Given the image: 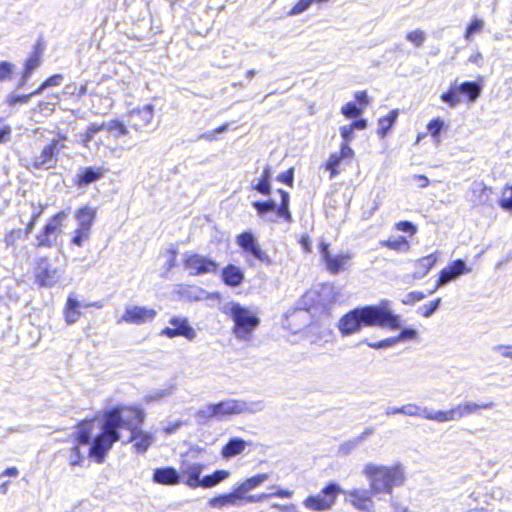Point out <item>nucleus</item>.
<instances>
[{
	"label": "nucleus",
	"mask_w": 512,
	"mask_h": 512,
	"mask_svg": "<svg viewBox=\"0 0 512 512\" xmlns=\"http://www.w3.org/2000/svg\"><path fill=\"white\" fill-rule=\"evenodd\" d=\"M90 234L91 229L77 227L72 238V243L80 247L89 239Z\"/></svg>",
	"instance_id": "50"
},
{
	"label": "nucleus",
	"mask_w": 512,
	"mask_h": 512,
	"mask_svg": "<svg viewBox=\"0 0 512 512\" xmlns=\"http://www.w3.org/2000/svg\"><path fill=\"white\" fill-rule=\"evenodd\" d=\"M363 475L368 480L373 495H390L394 488L401 487L406 480V470L400 462L392 465L368 462L363 467Z\"/></svg>",
	"instance_id": "3"
},
{
	"label": "nucleus",
	"mask_w": 512,
	"mask_h": 512,
	"mask_svg": "<svg viewBox=\"0 0 512 512\" xmlns=\"http://www.w3.org/2000/svg\"><path fill=\"white\" fill-rule=\"evenodd\" d=\"M320 253L327 270L332 274H337L345 270L352 259V255L349 252H341L339 254L332 255L329 251V244L324 242L320 244Z\"/></svg>",
	"instance_id": "10"
},
{
	"label": "nucleus",
	"mask_w": 512,
	"mask_h": 512,
	"mask_svg": "<svg viewBox=\"0 0 512 512\" xmlns=\"http://www.w3.org/2000/svg\"><path fill=\"white\" fill-rule=\"evenodd\" d=\"M417 337V331L413 328L403 329L398 336L386 338L380 341L367 342V346L373 349H387L393 347L397 342H405Z\"/></svg>",
	"instance_id": "22"
},
{
	"label": "nucleus",
	"mask_w": 512,
	"mask_h": 512,
	"mask_svg": "<svg viewBox=\"0 0 512 512\" xmlns=\"http://www.w3.org/2000/svg\"><path fill=\"white\" fill-rule=\"evenodd\" d=\"M340 134L344 140L343 143H349L353 139L354 130L351 125L342 126L340 127Z\"/></svg>",
	"instance_id": "64"
},
{
	"label": "nucleus",
	"mask_w": 512,
	"mask_h": 512,
	"mask_svg": "<svg viewBox=\"0 0 512 512\" xmlns=\"http://www.w3.org/2000/svg\"><path fill=\"white\" fill-rule=\"evenodd\" d=\"M167 253H168V256H167V260L165 263V268L167 271H170L176 265L177 249L174 247H171Z\"/></svg>",
	"instance_id": "59"
},
{
	"label": "nucleus",
	"mask_w": 512,
	"mask_h": 512,
	"mask_svg": "<svg viewBox=\"0 0 512 512\" xmlns=\"http://www.w3.org/2000/svg\"><path fill=\"white\" fill-rule=\"evenodd\" d=\"M247 442L241 438H231L226 445L222 447L221 455L224 459H230L244 452Z\"/></svg>",
	"instance_id": "30"
},
{
	"label": "nucleus",
	"mask_w": 512,
	"mask_h": 512,
	"mask_svg": "<svg viewBox=\"0 0 512 512\" xmlns=\"http://www.w3.org/2000/svg\"><path fill=\"white\" fill-rule=\"evenodd\" d=\"M217 420L240 414V399H227L215 404Z\"/></svg>",
	"instance_id": "28"
},
{
	"label": "nucleus",
	"mask_w": 512,
	"mask_h": 512,
	"mask_svg": "<svg viewBox=\"0 0 512 512\" xmlns=\"http://www.w3.org/2000/svg\"><path fill=\"white\" fill-rule=\"evenodd\" d=\"M171 327H166L161 334L167 337L184 336L189 340L195 337V331L188 324L187 319L180 317H173L170 320Z\"/></svg>",
	"instance_id": "20"
},
{
	"label": "nucleus",
	"mask_w": 512,
	"mask_h": 512,
	"mask_svg": "<svg viewBox=\"0 0 512 512\" xmlns=\"http://www.w3.org/2000/svg\"><path fill=\"white\" fill-rule=\"evenodd\" d=\"M15 65L8 61L0 62V82L9 79L14 71Z\"/></svg>",
	"instance_id": "55"
},
{
	"label": "nucleus",
	"mask_w": 512,
	"mask_h": 512,
	"mask_svg": "<svg viewBox=\"0 0 512 512\" xmlns=\"http://www.w3.org/2000/svg\"><path fill=\"white\" fill-rule=\"evenodd\" d=\"M406 39L416 47H420L426 40V34L424 31L417 29L407 33Z\"/></svg>",
	"instance_id": "51"
},
{
	"label": "nucleus",
	"mask_w": 512,
	"mask_h": 512,
	"mask_svg": "<svg viewBox=\"0 0 512 512\" xmlns=\"http://www.w3.org/2000/svg\"><path fill=\"white\" fill-rule=\"evenodd\" d=\"M222 279L226 285L236 287L242 283L244 273L239 267L230 264L222 270Z\"/></svg>",
	"instance_id": "32"
},
{
	"label": "nucleus",
	"mask_w": 512,
	"mask_h": 512,
	"mask_svg": "<svg viewBox=\"0 0 512 512\" xmlns=\"http://www.w3.org/2000/svg\"><path fill=\"white\" fill-rule=\"evenodd\" d=\"M77 227L91 229L96 218V210L90 206L79 208L75 213Z\"/></svg>",
	"instance_id": "33"
},
{
	"label": "nucleus",
	"mask_w": 512,
	"mask_h": 512,
	"mask_svg": "<svg viewBox=\"0 0 512 512\" xmlns=\"http://www.w3.org/2000/svg\"><path fill=\"white\" fill-rule=\"evenodd\" d=\"M341 112L347 118H355L362 113V109L358 108L355 103L349 102L342 107Z\"/></svg>",
	"instance_id": "56"
},
{
	"label": "nucleus",
	"mask_w": 512,
	"mask_h": 512,
	"mask_svg": "<svg viewBox=\"0 0 512 512\" xmlns=\"http://www.w3.org/2000/svg\"><path fill=\"white\" fill-rule=\"evenodd\" d=\"M106 173L103 167L89 166L80 168L76 174L75 184L79 187L87 186L101 179Z\"/></svg>",
	"instance_id": "23"
},
{
	"label": "nucleus",
	"mask_w": 512,
	"mask_h": 512,
	"mask_svg": "<svg viewBox=\"0 0 512 512\" xmlns=\"http://www.w3.org/2000/svg\"><path fill=\"white\" fill-rule=\"evenodd\" d=\"M41 65V53L35 50L30 57L25 61L23 72L26 76H31L32 73Z\"/></svg>",
	"instance_id": "43"
},
{
	"label": "nucleus",
	"mask_w": 512,
	"mask_h": 512,
	"mask_svg": "<svg viewBox=\"0 0 512 512\" xmlns=\"http://www.w3.org/2000/svg\"><path fill=\"white\" fill-rule=\"evenodd\" d=\"M128 122L135 131H142L151 124L154 117V106L147 104L142 108H135L127 113Z\"/></svg>",
	"instance_id": "17"
},
{
	"label": "nucleus",
	"mask_w": 512,
	"mask_h": 512,
	"mask_svg": "<svg viewBox=\"0 0 512 512\" xmlns=\"http://www.w3.org/2000/svg\"><path fill=\"white\" fill-rule=\"evenodd\" d=\"M374 325L396 329L400 326V318L390 311L388 302L385 301L378 306L351 310L339 320L338 328L343 335H350L358 332L362 326Z\"/></svg>",
	"instance_id": "2"
},
{
	"label": "nucleus",
	"mask_w": 512,
	"mask_h": 512,
	"mask_svg": "<svg viewBox=\"0 0 512 512\" xmlns=\"http://www.w3.org/2000/svg\"><path fill=\"white\" fill-rule=\"evenodd\" d=\"M340 493L342 489L338 484L329 483L320 493L307 496L303 506L311 512H327L333 508Z\"/></svg>",
	"instance_id": "6"
},
{
	"label": "nucleus",
	"mask_w": 512,
	"mask_h": 512,
	"mask_svg": "<svg viewBox=\"0 0 512 512\" xmlns=\"http://www.w3.org/2000/svg\"><path fill=\"white\" fill-rule=\"evenodd\" d=\"M141 422V414L133 409L114 408L103 415L101 432L95 437L89 451L90 455L102 462L113 444L120 440L119 429L135 427Z\"/></svg>",
	"instance_id": "1"
},
{
	"label": "nucleus",
	"mask_w": 512,
	"mask_h": 512,
	"mask_svg": "<svg viewBox=\"0 0 512 512\" xmlns=\"http://www.w3.org/2000/svg\"><path fill=\"white\" fill-rule=\"evenodd\" d=\"M94 426L95 423L93 421H86L79 425L76 432V438L79 444L86 445L90 442Z\"/></svg>",
	"instance_id": "39"
},
{
	"label": "nucleus",
	"mask_w": 512,
	"mask_h": 512,
	"mask_svg": "<svg viewBox=\"0 0 512 512\" xmlns=\"http://www.w3.org/2000/svg\"><path fill=\"white\" fill-rule=\"evenodd\" d=\"M66 137L63 135H58L57 139H53L48 145H46L39 156L35 157L34 167L37 169L40 168H51L57 161L56 155L57 153L66 147L64 141Z\"/></svg>",
	"instance_id": "9"
},
{
	"label": "nucleus",
	"mask_w": 512,
	"mask_h": 512,
	"mask_svg": "<svg viewBox=\"0 0 512 512\" xmlns=\"http://www.w3.org/2000/svg\"><path fill=\"white\" fill-rule=\"evenodd\" d=\"M469 272H471V269L466 266L463 260L458 259L453 261L450 265L441 270L436 285L430 293H434L438 288Z\"/></svg>",
	"instance_id": "16"
},
{
	"label": "nucleus",
	"mask_w": 512,
	"mask_h": 512,
	"mask_svg": "<svg viewBox=\"0 0 512 512\" xmlns=\"http://www.w3.org/2000/svg\"><path fill=\"white\" fill-rule=\"evenodd\" d=\"M302 309L307 311L312 308H319L317 303V293L316 289L307 291L301 299Z\"/></svg>",
	"instance_id": "46"
},
{
	"label": "nucleus",
	"mask_w": 512,
	"mask_h": 512,
	"mask_svg": "<svg viewBox=\"0 0 512 512\" xmlns=\"http://www.w3.org/2000/svg\"><path fill=\"white\" fill-rule=\"evenodd\" d=\"M264 408L265 402L263 400H240V414H255L262 412Z\"/></svg>",
	"instance_id": "41"
},
{
	"label": "nucleus",
	"mask_w": 512,
	"mask_h": 512,
	"mask_svg": "<svg viewBox=\"0 0 512 512\" xmlns=\"http://www.w3.org/2000/svg\"><path fill=\"white\" fill-rule=\"evenodd\" d=\"M236 243L243 249L244 252L252 255L255 259L263 264L272 265L270 256L262 250L256 238L251 232H243L237 236Z\"/></svg>",
	"instance_id": "13"
},
{
	"label": "nucleus",
	"mask_w": 512,
	"mask_h": 512,
	"mask_svg": "<svg viewBox=\"0 0 512 512\" xmlns=\"http://www.w3.org/2000/svg\"><path fill=\"white\" fill-rule=\"evenodd\" d=\"M329 0H299L290 10L289 15H299L305 12L313 2L324 3Z\"/></svg>",
	"instance_id": "48"
},
{
	"label": "nucleus",
	"mask_w": 512,
	"mask_h": 512,
	"mask_svg": "<svg viewBox=\"0 0 512 512\" xmlns=\"http://www.w3.org/2000/svg\"><path fill=\"white\" fill-rule=\"evenodd\" d=\"M499 206L507 212H512V185H505L501 191Z\"/></svg>",
	"instance_id": "44"
},
{
	"label": "nucleus",
	"mask_w": 512,
	"mask_h": 512,
	"mask_svg": "<svg viewBox=\"0 0 512 512\" xmlns=\"http://www.w3.org/2000/svg\"><path fill=\"white\" fill-rule=\"evenodd\" d=\"M225 312L234 322V333L237 338L247 339L259 324V319L250 310L238 303L225 306Z\"/></svg>",
	"instance_id": "5"
},
{
	"label": "nucleus",
	"mask_w": 512,
	"mask_h": 512,
	"mask_svg": "<svg viewBox=\"0 0 512 512\" xmlns=\"http://www.w3.org/2000/svg\"><path fill=\"white\" fill-rule=\"evenodd\" d=\"M440 302L441 298H437L428 304H424L423 306L419 307L420 314L426 318L430 317L438 309Z\"/></svg>",
	"instance_id": "54"
},
{
	"label": "nucleus",
	"mask_w": 512,
	"mask_h": 512,
	"mask_svg": "<svg viewBox=\"0 0 512 512\" xmlns=\"http://www.w3.org/2000/svg\"><path fill=\"white\" fill-rule=\"evenodd\" d=\"M294 178V170L290 168L289 170L278 175L277 180L283 182L289 186H292Z\"/></svg>",
	"instance_id": "62"
},
{
	"label": "nucleus",
	"mask_w": 512,
	"mask_h": 512,
	"mask_svg": "<svg viewBox=\"0 0 512 512\" xmlns=\"http://www.w3.org/2000/svg\"><path fill=\"white\" fill-rule=\"evenodd\" d=\"M204 465L199 462H193L189 459V455L183 456L180 466V477L184 478V483L190 488L199 487L201 481V472Z\"/></svg>",
	"instance_id": "15"
},
{
	"label": "nucleus",
	"mask_w": 512,
	"mask_h": 512,
	"mask_svg": "<svg viewBox=\"0 0 512 512\" xmlns=\"http://www.w3.org/2000/svg\"><path fill=\"white\" fill-rule=\"evenodd\" d=\"M272 508L276 509L279 512H297V506L294 503L289 504H280V503H273L271 505Z\"/></svg>",
	"instance_id": "63"
},
{
	"label": "nucleus",
	"mask_w": 512,
	"mask_h": 512,
	"mask_svg": "<svg viewBox=\"0 0 512 512\" xmlns=\"http://www.w3.org/2000/svg\"><path fill=\"white\" fill-rule=\"evenodd\" d=\"M80 307L81 302L77 300L74 294H69L64 308L65 321L67 324H73L80 318Z\"/></svg>",
	"instance_id": "31"
},
{
	"label": "nucleus",
	"mask_w": 512,
	"mask_h": 512,
	"mask_svg": "<svg viewBox=\"0 0 512 512\" xmlns=\"http://www.w3.org/2000/svg\"><path fill=\"white\" fill-rule=\"evenodd\" d=\"M399 112L397 109H394L389 112V114L385 117H382L378 121V135L381 138H384L390 128L394 125L398 118Z\"/></svg>",
	"instance_id": "36"
},
{
	"label": "nucleus",
	"mask_w": 512,
	"mask_h": 512,
	"mask_svg": "<svg viewBox=\"0 0 512 512\" xmlns=\"http://www.w3.org/2000/svg\"><path fill=\"white\" fill-rule=\"evenodd\" d=\"M268 479V473H260L251 476L239 483L232 492L211 498L209 505L219 509L225 506H241L243 502L247 503L249 493L260 487Z\"/></svg>",
	"instance_id": "4"
},
{
	"label": "nucleus",
	"mask_w": 512,
	"mask_h": 512,
	"mask_svg": "<svg viewBox=\"0 0 512 512\" xmlns=\"http://www.w3.org/2000/svg\"><path fill=\"white\" fill-rule=\"evenodd\" d=\"M492 407V402L482 404H477L474 402L461 403L451 408L450 410H441V423L457 421L465 416L477 413L479 409H491Z\"/></svg>",
	"instance_id": "12"
},
{
	"label": "nucleus",
	"mask_w": 512,
	"mask_h": 512,
	"mask_svg": "<svg viewBox=\"0 0 512 512\" xmlns=\"http://www.w3.org/2000/svg\"><path fill=\"white\" fill-rule=\"evenodd\" d=\"M492 188L484 182H473L469 191V200L475 206H486L491 204Z\"/></svg>",
	"instance_id": "21"
},
{
	"label": "nucleus",
	"mask_w": 512,
	"mask_h": 512,
	"mask_svg": "<svg viewBox=\"0 0 512 512\" xmlns=\"http://www.w3.org/2000/svg\"><path fill=\"white\" fill-rule=\"evenodd\" d=\"M61 271L57 268H50L47 259H42L36 268V282L41 287H53L61 279Z\"/></svg>",
	"instance_id": "19"
},
{
	"label": "nucleus",
	"mask_w": 512,
	"mask_h": 512,
	"mask_svg": "<svg viewBox=\"0 0 512 512\" xmlns=\"http://www.w3.org/2000/svg\"><path fill=\"white\" fill-rule=\"evenodd\" d=\"M425 298V295L422 292L414 291L410 292L406 295L405 299H403L404 304H413L415 302L421 301Z\"/></svg>",
	"instance_id": "61"
},
{
	"label": "nucleus",
	"mask_w": 512,
	"mask_h": 512,
	"mask_svg": "<svg viewBox=\"0 0 512 512\" xmlns=\"http://www.w3.org/2000/svg\"><path fill=\"white\" fill-rule=\"evenodd\" d=\"M346 495V500L356 509L363 512H373V501L371 499V491L364 489H351L349 491H342Z\"/></svg>",
	"instance_id": "18"
},
{
	"label": "nucleus",
	"mask_w": 512,
	"mask_h": 512,
	"mask_svg": "<svg viewBox=\"0 0 512 512\" xmlns=\"http://www.w3.org/2000/svg\"><path fill=\"white\" fill-rule=\"evenodd\" d=\"M438 256L436 253L419 258L415 261L414 279H421L428 274L431 268L436 264Z\"/></svg>",
	"instance_id": "29"
},
{
	"label": "nucleus",
	"mask_w": 512,
	"mask_h": 512,
	"mask_svg": "<svg viewBox=\"0 0 512 512\" xmlns=\"http://www.w3.org/2000/svg\"><path fill=\"white\" fill-rule=\"evenodd\" d=\"M67 217L68 214L65 211H60L51 217L42 232L36 236V246L51 248L62 233L63 223Z\"/></svg>",
	"instance_id": "7"
},
{
	"label": "nucleus",
	"mask_w": 512,
	"mask_h": 512,
	"mask_svg": "<svg viewBox=\"0 0 512 512\" xmlns=\"http://www.w3.org/2000/svg\"><path fill=\"white\" fill-rule=\"evenodd\" d=\"M171 394V391L169 389H165V390H157L153 393H150L148 395L145 396V401L146 402H152V401H158L168 395Z\"/></svg>",
	"instance_id": "58"
},
{
	"label": "nucleus",
	"mask_w": 512,
	"mask_h": 512,
	"mask_svg": "<svg viewBox=\"0 0 512 512\" xmlns=\"http://www.w3.org/2000/svg\"><path fill=\"white\" fill-rule=\"evenodd\" d=\"M182 257L184 268L194 276L216 273L219 267L215 260L201 254L185 252Z\"/></svg>",
	"instance_id": "8"
},
{
	"label": "nucleus",
	"mask_w": 512,
	"mask_h": 512,
	"mask_svg": "<svg viewBox=\"0 0 512 512\" xmlns=\"http://www.w3.org/2000/svg\"><path fill=\"white\" fill-rule=\"evenodd\" d=\"M133 410L139 412L141 414V422L135 427H123V429H127L130 431V437L128 439L129 442L133 443V447L137 453H145L149 447L154 442V435L145 431H142L140 426L144 422L145 414L142 410L138 408H132Z\"/></svg>",
	"instance_id": "11"
},
{
	"label": "nucleus",
	"mask_w": 512,
	"mask_h": 512,
	"mask_svg": "<svg viewBox=\"0 0 512 512\" xmlns=\"http://www.w3.org/2000/svg\"><path fill=\"white\" fill-rule=\"evenodd\" d=\"M103 130L113 133L115 138L123 137L128 134L126 125L119 120H109L101 123Z\"/></svg>",
	"instance_id": "38"
},
{
	"label": "nucleus",
	"mask_w": 512,
	"mask_h": 512,
	"mask_svg": "<svg viewBox=\"0 0 512 512\" xmlns=\"http://www.w3.org/2000/svg\"><path fill=\"white\" fill-rule=\"evenodd\" d=\"M484 27V22L481 19H474L466 29L465 39L470 40L474 34L479 33Z\"/></svg>",
	"instance_id": "52"
},
{
	"label": "nucleus",
	"mask_w": 512,
	"mask_h": 512,
	"mask_svg": "<svg viewBox=\"0 0 512 512\" xmlns=\"http://www.w3.org/2000/svg\"><path fill=\"white\" fill-rule=\"evenodd\" d=\"M443 127H444V121L439 117L432 119L427 125V130L429 131V133L431 134V136L435 139V141L437 143L440 142L439 135H440V132L443 129Z\"/></svg>",
	"instance_id": "47"
},
{
	"label": "nucleus",
	"mask_w": 512,
	"mask_h": 512,
	"mask_svg": "<svg viewBox=\"0 0 512 512\" xmlns=\"http://www.w3.org/2000/svg\"><path fill=\"white\" fill-rule=\"evenodd\" d=\"M457 88V80H455L450 84L448 91L440 96L441 100L451 108L458 106L461 102L460 93Z\"/></svg>",
	"instance_id": "37"
},
{
	"label": "nucleus",
	"mask_w": 512,
	"mask_h": 512,
	"mask_svg": "<svg viewBox=\"0 0 512 512\" xmlns=\"http://www.w3.org/2000/svg\"><path fill=\"white\" fill-rule=\"evenodd\" d=\"M457 90H459L460 95L467 96L469 102L473 103L480 96L482 91V86L478 82L473 81H465L462 83L457 82Z\"/></svg>",
	"instance_id": "34"
},
{
	"label": "nucleus",
	"mask_w": 512,
	"mask_h": 512,
	"mask_svg": "<svg viewBox=\"0 0 512 512\" xmlns=\"http://www.w3.org/2000/svg\"><path fill=\"white\" fill-rule=\"evenodd\" d=\"M102 124L91 123L85 132L81 134V143L84 147H88V144L94 139L96 133L102 131Z\"/></svg>",
	"instance_id": "45"
},
{
	"label": "nucleus",
	"mask_w": 512,
	"mask_h": 512,
	"mask_svg": "<svg viewBox=\"0 0 512 512\" xmlns=\"http://www.w3.org/2000/svg\"><path fill=\"white\" fill-rule=\"evenodd\" d=\"M63 81V76L61 74H55L49 77L42 83V88H49L52 86H59Z\"/></svg>",
	"instance_id": "60"
},
{
	"label": "nucleus",
	"mask_w": 512,
	"mask_h": 512,
	"mask_svg": "<svg viewBox=\"0 0 512 512\" xmlns=\"http://www.w3.org/2000/svg\"><path fill=\"white\" fill-rule=\"evenodd\" d=\"M195 419L200 424H205L212 419H217V411L215 404H209L200 408L195 413Z\"/></svg>",
	"instance_id": "40"
},
{
	"label": "nucleus",
	"mask_w": 512,
	"mask_h": 512,
	"mask_svg": "<svg viewBox=\"0 0 512 512\" xmlns=\"http://www.w3.org/2000/svg\"><path fill=\"white\" fill-rule=\"evenodd\" d=\"M270 492H263L260 494H249V497H247V503H259L264 500L277 497V498H283V499H290L294 495V491L282 488L279 485H271L269 487Z\"/></svg>",
	"instance_id": "24"
},
{
	"label": "nucleus",
	"mask_w": 512,
	"mask_h": 512,
	"mask_svg": "<svg viewBox=\"0 0 512 512\" xmlns=\"http://www.w3.org/2000/svg\"><path fill=\"white\" fill-rule=\"evenodd\" d=\"M230 473L227 470H217L211 475H206L201 478L199 487L211 488L224 481L229 477Z\"/></svg>",
	"instance_id": "35"
},
{
	"label": "nucleus",
	"mask_w": 512,
	"mask_h": 512,
	"mask_svg": "<svg viewBox=\"0 0 512 512\" xmlns=\"http://www.w3.org/2000/svg\"><path fill=\"white\" fill-rule=\"evenodd\" d=\"M157 311L145 306H127L119 322H125L133 325H142L154 320Z\"/></svg>",
	"instance_id": "14"
},
{
	"label": "nucleus",
	"mask_w": 512,
	"mask_h": 512,
	"mask_svg": "<svg viewBox=\"0 0 512 512\" xmlns=\"http://www.w3.org/2000/svg\"><path fill=\"white\" fill-rule=\"evenodd\" d=\"M343 159L338 153L330 155L328 161L325 164V168L330 171V178H334L338 174L337 167L340 165Z\"/></svg>",
	"instance_id": "49"
},
{
	"label": "nucleus",
	"mask_w": 512,
	"mask_h": 512,
	"mask_svg": "<svg viewBox=\"0 0 512 512\" xmlns=\"http://www.w3.org/2000/svg\"><path fill=\"white\" fill-rule=\"evenodd\" d=\"M270 177H271V168L269 166H266L263 170L261 179L255 186V189L259 193H261L263 195L270 194V192H271Z\"/></svg>",
	"instance_id": "42"
},
{
	"label": "nucleus",
	"mask_w": 512,
	"mask_h": 512,
	"mask_svg": "<svg viewBox=\"0 0 512 512\" xmlns=\"http://www.w3.org/2000/svg\"><path fill=\"white\" fill-rule=\"evenodd\" d=\"M153 480L162 485H175L180 482V474L172 467L157 468L154 470Z\"/></svg>",
	"instance_id": "27"
},
{
	"label": "nucleus",
	"mask_w": 512,
	"mask_h": 512,
	"mask_svg": "<svg viewBox=\"0 0 512 512\" xmlns=\"http://www.w3.org/2000/svg\"><path fill=\"white\" fill-rule=\"evenodd\" d=\"M402 414L408 416L423 417L441 423V410L434 411L427 407H420L416 404H406L402 406Z\"/></svg>",
	"instance_id": "26"
},
{
	"label": "nucleus",
	"mask_w": 512,
	"mask_h": 512,
	"mask_svg": "<svg viewBox=\"0 0 512 512\" xmlns=\"http://www.w3.org/2000/svg\"><path fill=\"white\" fill-rule=\"evenodd\" d=\"M31 95H14L11 94L7 98V104L11 107L16 106L17 104H26L30 101Z\"/></svg>",
	"instance_id": "57"
},
{
	"label": "nucleus",
	"mask_w": 512,
	"mask_h": 512,
	"mask_svg": "<svg viewBox=\"0 0 512 512\" xmlns=\"http://www.w3.org/2000/svg\"><path fill=\"white\" fill-rule=\"evenodd\" d=\"M317 303L319 308L322 310H329L332 304H334L339 295V291L336 287L331 284H323L316 290Z\"/></svg>",
	"instance_id": "25"
},
{
	"label": "nucleus",
	"mask_w": 512,
	"mask_h": 512,
	"mask_svg": "<svg viewBox=\"0 0 512 512\" xmlns=\"http://www.w3.org/2000/svg\"><path fill=\"white\" fill-rule=\"evenodd\" d=\"M253 206L259 215H263L267 212H272L277 209L276 203L272 200L266 202L256 201L253 203Z\"/></svg>",
	"instance_id": "53"
}]
</instances>
